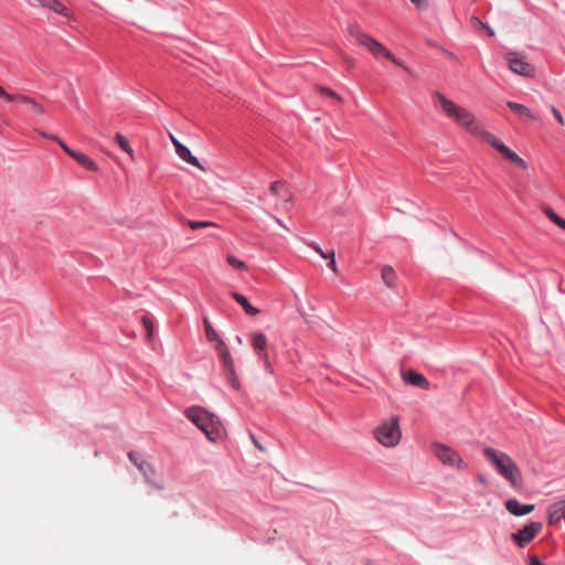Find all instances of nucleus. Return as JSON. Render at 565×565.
Returning a JSON list of instances; mask_svg holds the SVG:
<instances>
[{"mask_svg":"<svg viewBox=\"0 0 565 565\" xmlns=\"http://www.w3.org/2000/svg\"><path fill=\"white\" fill-rule=\"evenodd\" d=\"M183 415L195 425L212 443H221L226 436L225 427L218 416L201 406H189Z\"/></svg>","mask_w":565,"mask_h":565,"instance_id":"f257e3e1","label":"nucleus"},{"mask_svg":"<svg viewBox=\"0 0 565 565\" xmlns=\"http://www.w3.org/2000/svg\"><path fill=\"white\" fill-rule=\"evenodd\" d=\"M434 98L438 102L441 111L458 126L467 129L472 136L479 138L476 130H484L480 125L476 122V117L468 109L457 105L451 99H448L444 94L439 92L434 93Z\"/></svg>","mask_w":565,"mask_h":565,"instance_id":"f03ea898","label":"nucleus"},{"mask_svg":"<svg viewBox=\"0 0 565 565\" xmlns=\"http://www.w3.org/2000/svg\"><path fill=\"white\" fill-rule=\"evenodd\" d=\"M482 452L497 472L509 483L515 487L521 482L520 469L509 455L491 447L484 448Z\"/></svg>","mask_w":565,"mask_h":565,"instance_id":"7ed1b4c3","label":"nucleus"},{"mask_svg":"<svg viewBox=\"0 0 565 565\" xmlns=\"http://www.w3.org/2000/svg\"><path fill=\"white\" fill-rule=\"evenodd\" d=\"M349 34L351 38L354 39L355 43L366 47L373 54L374 57L379 58L381 56H385L394 64L407 70L403 65L402 61L398 60L393 53H391L383 44H381L374 38L361 31L358 26H350Z\"/></svg>","mask_w":565,"mask_h":565,"instance_id":"20e7f679","label":"nucleus"},{"mask_svg":"<svg viewBox=\"0 0 565 565\" xmlns=\"http://www.w3.org/2000/svg\"><path fill=\"white\" fill-rule=\"evenodd\" d=\"M373 435L384 447H395L402 437L399 418L394 416L388 420H384L374 429Z\"/></svg>","mask_w":565,"mask_h":565,"instance_id":"39448f33","label":"nucleus"},{"mask_svg":"<svg viewBox=\"0 0 565 565\" xmlns=\"http://www.w3.org/2000/svg\"><path fill=\"white\" fill-rule=\"evenodd\" d=\"M479 138L484 142L493 147L505 160H509L514 166L522 170L527 169L526 162L518 156L514 151L508 148L500 139H498L492 132L487 130H476Z\"/></svg>","mask_w":565,"mask_h":565,"instance_id":"423d86ee","label":"nucleus"},{"mask_svg":"<svg viewBox=\"0 0 565 565\" xmlns=\"http://www.w3.org/2000/svg\"><path fill=\"white\" fill-rule=\"evenodd\" d=\"M431 449L434 455L443 465L456 468L457 470H463L467 468V463L463 461L461 456L451 447L441 443H434L431 445Z\"/></svg>","mask_w":565,"mask_h":565,"instance_id":"0eeeda50","label":"nucleus"},{"mask_svg":"<svg viewBox=\"0 0 565 565\" xmlns=\"http://www.w3.org/2000/svg\"><path fill=\"white\" fill-rule=\"evenodd\" d=\"M216 349L222 363L224 376L231 383L234 390H239L241 383L236 375L234 361L228 350V347L223 340H220V344H217Z\"/></svg>","mask_w":565,"mask_h":565,"instance_id":"6e6552de","label":"nucleus"},{"mask_svg":"<svg viewBox=\"0 0 565 565\" xmlns=\"http://www.w3.org/2000/svg\"><path fill=\"white\" fill-rule=\"evenodd\" d=\"M507 61L509 68L519 75H523L526 77H533L535 75V67L525 61L524 56L519 53H508Z\"/></svg>","mask_w":565,"mask_h":565,"instance_id":"1a4fd4ad","label":"nucleus"},{"mask_svg":"<svg viewBox=\"0 0 565 565\" xmlns=\"http://www.w3.org/2000/svg\"><path fill=\"white\" fill-rule=\"evenodd\" d=\"M541 522H530L522 529L511 534V540L519 546L524 547L527 545L541 531Z\"/></svg>","mask_w":565,"mask_h":565,"instance_id":"9d476101","label":"nucleus"},{"mask_svg":"<svg viewBox=\"0 0 565 565\" xmlns=\"http://www.w3.org/2000/svg\"><path fill=\"white\" fill-rule=\"evenodd\" d=\"M252 345L260 360L264 361L266 367H269V359L267 349V338L263 332H256L252 338Z\"/></svg>","mask_w":565,"mask_h":565,"instance_id":"9b49d317","label":"nucleus"},{"mask_svg":"<svg viewBox=\"0 0 565 565\" xmlns=\"http://www.w3.org/2000/svg\"><path fill=\"white\" fill-rule=\"evenodd\" d=\"M171 141L174 146L175 153L179 156L180 159H182L184 162H186L193 167H196V168L203 170V167L200 164L198 158L192 154V152L190 151V149L186 146L181 143L173 136H171Z\"/></svg>","mask_w":565,"mask_h":565,"instance_id":"f8f14e48","label":"nucleus"},{"mask_svg":"<svg viewBox=\"0 0 565 565\" xmlns=\"http://www.w3.org/2000/svg\"><path fill=\"white\" fill-rule=\"evenodd\" d=\"M504 507L509 513L515 516H523L531 513L535 505L534 504H522L518 499L511 498L504 502Z\"/></svg>","mask_w":565,"mask_h":565,"instance_id":"ddd939ff","label":"nucleus"},{"mask_svg":"<svg viewBox=\"0 0 565 565\" xmlns=\"http://www.w3.org/2000/svg\"><path fill=\"white\" fill-rule=\"evenodd\" d=\"M546 512L550 524L559 523L565 518V500L550 504Z\"/></svg>","mask_w":565,"mask_h":565,"instance_id":"4468645a","label":"nucleus"},{"mask_svg":"<svg viewBox=\"0 0 565 565\" xmlns=\"http://www.w3.org/2000/svg\"><path fill=\"white\" fill-rule=\"evenodd\" d=\"M403 379L406 383L417 386L424 390L429 388V382L428 380L422 375L420 373H417L416 371L409 370L403 374Z\"/></svg>","mask_w":565,"mask_h":565,"instance_id":"2eb2a0df","label":"nucleus"},{"mask_svg":"<svg viewBox=\"0 0 565 565\" xmlns=\"http://www.w3.org/2000/svg\"><path fill=\"white\" fill-rule=\"evenodd\" d=\"M137 469L141 472L147 483L156 487L157 489H162V486L154 482L156 469L153 465L148 461L140 462Z\"/></svg>","mask_w":565,"mask_h":565,"instance_id":"dca6fc26","label":"nucleus"},{"mask_svg":"<svg viewBox=\"0 0 565 565\" xmlns=\"http://www.w3.org/2000/svg\"><path fill=\"white\" fill-rule=\"evenodd\" d=\"M231 297H232V298H233L237 303H239V305L243 307L244 311H245L248 316H256V315H258V313H259V310H258L257 308H255L254 306H252V305L248 302L247 298H246L244 295H242V294H239V292H237V291H232V292H231Z\"/></svg>","mask_w":565,"mask_h":565,"instance_id":"f3484780","label":"nucleus"},{"mask_svg":"<svg viewBox=\"0 0 565 565\" xmlns=\"http://www.w3.org/2000/svg\"><path fill=\"white\" fill-rule=\"evenodd\" d=\"M41 6L61 15H68V8L64 6L60 0H42Z\"/></svg>","mask_w":565,"mask_h":565,"instance_id":"a211bd4d","label":"nucleus"},{"mask_svg":"<svg viewBox=\"0 0 565 565\" xmlns=\"http://www.w3.org/2000/svg\"><path fill=\"white\" fill-rule=\"evenodd\" d=\"M507 105L518 116H520L522 118L535 119V116L532 113V110L529 107H526L525 105H522V104H519V103H515V102H508Z\"/></svg>","mask_w":565,"mask_h":565,"instance_id":"6ab92c4d","label":"nucleus"},{"mask_svg":"<svg viewBox=\"0 0 565 565\" xmlns=\"http://www.w3.org/2000/svg\"><path fill=\"white\" fill-rule=\"evenodd\" d=\"M74 160H76L83 168H85L88 171H97L98 166L95 161H93L88 156L76 151L75 154L72 157Z\"/></svg>","mask_w":565,"mask_h":565,"instance_id":"aec40b11","label":"nucleus"},{"mask_svg":"<svg viewBox=\"0 0 565 565\" xmlns=\"http://www.w3.org/2000/svg\"><path fill=\"white\" fill-rule=\"evenodd\" d=\"M381 276L387 287L392 288L396 285L397 276L393 267L385 265L382 268Z\"/></svg>","mask_w":565,"mask_h":565,"instance_id":"412c9836","label":"nucleus"},{"mask_svg":"<svg viewBox=\"0 0 565 565\" xmlns=\"http://www.w3.org/2000/svg\"><path fill=\"white\" fill-rule=\"evenodd\" d=\"M205 335L209 341H216L220 344V340H222L215 329L212 327L210 320L207 318L203 319Z\"/></svg>","mask_w":565,"mask_h":565,"instance_id":"4be33fe9","label":"nucleus"},{"mask_svg":"<svg viewBox=\"0 0 565 565\" xmlns=\"http://www.w3.org/2000/svg\"><path fill=\"white\" fill-rule=\"evenodd\" d=\"M545 215L557 226L565 231V220L557 215L551 207L544 209Z\"/></svg>","mask_w":565,"mask_h":565,"instance_id":"5701e85b","label":"nucleus"},{"mask_svg":"<svg viewBox=\"0 0 565 565\" xmlns=\"http://www.w3.org/2000/svg\"><path fill=\"white\" fill-rule=\"evenodd\" d=\"M115 140H116V142L118 143V146L120 147L121 150H124L130 157H132V152L134 151H132V148L129 145V141L126 139V137H124L121 134H116Z\"/></svg>","mask_w":565,"mask_h":565,"instance_id":"b1692460","label":"nucleus"},{"mask_svg":"<svg viewBox=\"0 0 565 565\" xmlns=\"http://www.w3.org/2000/svg\"><path fill=\"white\" fill-rule=\"evenodd\" d=\"M188 225L191 230L195 231L204 227L215 226V223L206 221H188Z\"/></svg>","mask_w":565,"mask_h":565,"instance_id":"393cba45","label":"nucleus"},{"mask_svg":"<svg viewBox=\"0 0 565 565\" xmlns=\"http://www.w3.org/2000/svg\"><path fill=\"white\" fill-rule=\"evenodd\" d=\"M226 260L233 268H236V269L246 268L245 263L243 260L238 259L237 257H235L234 255H228Z\"/></svg>","mask_w":565,"mask_h":565,"instance_id":"a878e982","label":"nucleus"},{"mask_svg":"<svg viewBox=\"0 0 565 565\" xmlns=\"http://www.w3.org/2000/svg\"><path fill=\"white\" fill-rule=\"evenodd\" d=\"M141 322H142L145 329L147 330L148 338H151L152 332H153V323H152L151 319L147 316H142Z\"/></svg>","mask_w":565,"mask_h":565,"instance_id":"bb28decb","label":"nucleus"},{"mask_svg":"<svg viewBox=\"0 0 565 565\" xmlns=\"http://www.w3.org/2000/svg\"><path fill=\"white\" fill-rule=\"evenodd\" d=\"M286 186V182L284 181H275L270 184L269 191L274 195H279V192L282 188Z\"/></svg>","mask_w":565,"mask_h":565,"instance_id":"cd10ccee","label":"nucleus"},{"mask_svg":"<svg viewBox=\"0 0 565 565\" xmlns=\"http://www.w3.org/2000/svg\"><path fill=\"white\" fill-rule=\"evenodd\" d=\"M306 244L319 254L322 258H329V253H324L316 242H306Z\"/></svg>","mask_w":565,"mask_h":565,"instance_id":"c85d7f7f","label":"nucleus"},{"mask_svg":"<svg viewBox=\"0 0 565 565\" xmlns=\"http://www.w3.org/2000/svg\"><path fill=\"white\" fill-rule=\"evenodd\" d=\"M127 457L137 468L140 462L146 461L136 451H132V450L127 454Z\"/></svg>","mask_w":565,"mask_h":565,"instance_id":"c756f323","label":"nucleus"},{"mask_svg":"<svg viewBox=\"0 0 565 565\" xmlns=\"http://www.w3.org/2000/svg\"><path fill=\"white\" fill-rule=\"evenodd\" d=\"M411 2L418 9V10H426L429 7V3L427 0H411Z\"/></svg>","mask_w":565,"mask_h":565,"instance_id":"7c9ffc66","label":"nucleus"},{"mask_svg":"<svg viewBox=\"0 0 565 565\" xmlns=\"http://www.w3.org/2000/svg\"><path fill=\"white\" fill-rule=\"evenodd\" d=\"M329 263H328V267L333 271V273H337V262H335V257H334V252L331 250L329 253Z\"/></svg>","mask_w":565,"mask_h":565,"instance_id":"2f4dec72","label":"nucleus"},{"mask_svg":"<svg viewBox=\"0 0 565 565\" xmlns=\"http://www.w3.org/2000/svg\"><path fill=\"white\" fill-rule=\"evenodd\" d=\"M321 94L326 95V96H330V97H333V98H337L340 100V96L333 92L331 88H328V87H320L319 88Z\"/></svg>","mask_w":565,"mask_h":565,"instance_id":"473e14b6","label":"nucleus"},{"mask_svg":"<svg viewBox=\"0 0 565 565\" xmlns=\"http://www.w3.org/2000/svg\"><path fill=\"white\" fill-rule=\"evenodd\" d=\"M11 96L13 97L12 100H17V102H20V103H23V104H26V105H29L31 103V100L33 99V98H31L29 96H25V95H15V96L11 95Z\"/></svg>","mask_w":565,"mask_h":565,"instance_id":"72a5a7b5","label":"nucleus"},{"mask_svg":"<svg viewBox=\"0 0 565 565\" xmlns=\"http://www.w3.org/2000/svg\"><path fill=\"white\" fill-rule=\"evenodd\" d=\"M11 96L13 97L12 100H17V102H20V103H23V104H26V105H29L31 103V100L33 99V98H31L29 96H25V95H15V96L11 95Z\"/></svg>","mask_w":565,"mask_h":565,"instance_id":"f704fd0d","label":"nucleus"},{"mask_svg":"<svg viewBox=\"0 0 565 565\" xmlns=\"http://www.w3.org/2000/svg\"><path fill=\"white\" fill-rule=\"evenodd\" d=\"M58 145L71 158L75 154L76 151L71 149L63 140H58Z\"/></svg>","mask_w":565,"mask_h":565,"instance_id":"c9c22d12","label":"nucleus"},{"mask_svg":"<svg viewBox=\"0 0 565 565\" xmlns=\"http://www.w3.org/2000/svg\"><path fill=\"white\" fill-rule=\"evenodd\" d=\"M552 113H553V115H554L555 119H556L561 125H564L563 116H562L561 111H559L556 107L552 106Z\"/></svg>","mask_w":565,"mask_h":565,"instance_id":"e433bc0d","label":"nucleus"},{"mask_svg":"<svg viewBox=\"0 0 565 565\" xmlns=\"http://www.w3.org/2000/svg\"><path fill=\"white\" fill-rule=\"evenodd\" d=\"M29 106L32 108V110H34L35 113H39V114H42L43 113V108L41 107V105H39L34 99L31 100V103L29 104Z\"/></svg>","mask_w":565,"mask_h":565,"instance_id":"4c0bfd02","label":"nucleus"},{"mask_svg":"<svg viewBox=\"0 0 565 565\" xmlns=\"http://www.w3.org/2000/svg\"><path fill=\"white\" fill-rule=\"evenodd\" d=\"M249 437H250V439H252V441H253L254 446H255L257 449H259V450H262V451H264V450H265V448L263 447V445L257 440V438L255 437V435H254L253 433H249Z\"/></svg>","mask_w":565,"mask_h":565,"instance_id":"58836bf2","label":"nucleus"},{"mask_svg":"<svg viewBox=\"0 0 565 565\" xmlns=\"http://www.w3.org/2000/svg\"><path fill=\"white\" fill-rule=\"evenodd\" d=\"M0 97L4 98L8 102H12L13 97L8 94L1 86H0Z\"/></svg>","mask_w":565,"mask_h":565,"instance_id":"ea45409f","label":"nucleus"},{"mask_svg":"<svg viewBox=\"0 0 565 565\" xmlns=\"http://www.w3.org/2000/svg\"><path fill=\"white\" fill-rule=\"evenodd\" d=\"M343 61H344V63L347 64V66H348L349 68H352V67H354V65H355L354 60H353V58H351V57L345 56V57L343 58Z\"/></svg>","mask_w":565,"mask_h":565,"instance_id":"a19ab883","label":"nucleus"},{"mask_svg":"<svg viewBox=\"0 0 565 565\" xmlns=\"http://www.w3.org/2000/svg\"><path fill=\"white\" fill-rule=\"evenodd\" d=\"M529 565H544V564L539 559V557L532 556L530 558Z\"/></svg>","mask_w":565,"mask_h":565,"instance_id":"79ce46f5","label":"nucleus"},{"mask_svg":"<svg viewBox=\"0 0 565 565\" xmlns=\"http://www.w3.org/2000/svg\"><path fill=\"white\" fill-rule=\"evenodd\" d=\"M42 136H43V137H45V138H49V139H51V140H54V141H56L57 143H58V140H61V139H60L57 136H55V135H46V134H42Z\"/></svg>","mask_w":565,"mask_h":565,"instance_id":"37998d69","label":"nucleus"},{"mask_svg":"<svg viewBox=\"0 0 565 565\" xmlns=\"http://www.w3.org/2000/svg\"><path fill=\"white\" fill-rule=\"evenodd\" d=\"M273 218L276 221V223H277L279 226H281V227H284V228H287L280 218H278V217H276V216H273Z\"/></svg>","mask_w":565,"mask_h":565,"instance_id":"c03bdc74","label":"nucleus"},{"mask_svg":"<svg viewBox=\"0 0 565 565\" xmlns=\"http://www.w3.org/2000/svg\"><path fill=\"white\" fill-rule=\"evenodd\" d=\"M471 20H472L473 22H476V23H480V24H482L481 20H480L478 17H472V19H471Z\"/></svg>","mask_w":565,"mask_h":565,"instance_id":"a18cd8bd","label":"nucleus"},{"mask_svg":"<svg viewBox=\"0 0 565 565\" xmlns=\"http://www.w3.org/2000/svg\"><path fill=\"white\" fill-rule=\"evenodd\" d=\"M478 480L481 482V483H484L486 482V478L483 476H478Z\"/></svg>","mask_w":565,"mask_h":565,"instance_id":"49530a36","label":"nucleus"}]
</instances>
